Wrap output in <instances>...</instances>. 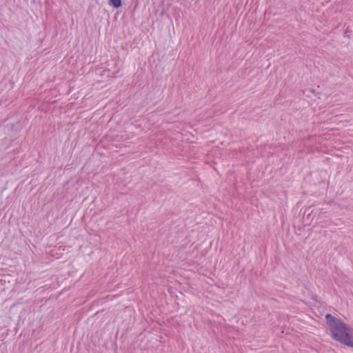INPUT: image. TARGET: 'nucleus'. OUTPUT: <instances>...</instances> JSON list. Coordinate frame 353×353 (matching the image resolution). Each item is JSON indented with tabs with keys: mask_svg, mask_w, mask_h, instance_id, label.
Listing matches in <instances>:
<instances>
[{
	"mask_svg": "<svg viewBox=\"0 0 353 353\" xmlns=\"http://www.w3.org/2000/svg\"><path fill=\"white\" fill-rule=\"evenodd\" d=\"M332 337L348 347H353V329L330 314L325 316Z\"/></svg>",
	"mask_w": 353,
	"mask_h": 353,
	"instance_id": "obj_1",
	"label": "nucleus"
},
{
	"mask_svg": "<svg viewBox=\"0 0 353 353\" xmlns=\"http://www.w3.org/2000/svg\"><path fill=\"white\" fill-rule=\"evenodd\" d=\"M344 37H349V32L347 30L344 32Z\"/></svg>",
	"mask_w": 353,
	"mask_h": 353,
	"instance_id": "obj_3",
	"label": "nucleus"
},
{
	"mask_svg": "<svg viewBox=\"0 0 353 353\" xmlns=\"http://www.w3.org/2000/svg\"><path fill=\"white\" fill-rule=\"evenodd\" d=\"M111 4L114 8H119L121 6V0H110Z\"/></svg>",
	"mask_w": 353,
	"mask_h": 353,
	"instance_id": "obj_2",
	"label": "nucleus"
}]
</instances>
